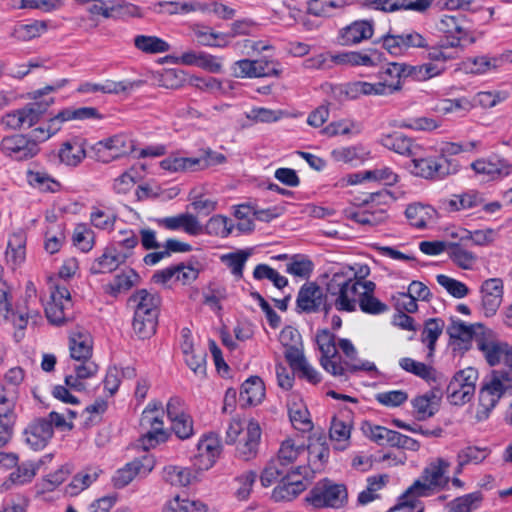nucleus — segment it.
Instances as JSON below:
<instances>
[{
  "label": "nucleus",
  "mask_w": 512,
  "mask_h": 512,
  "mask_svg": "<svg viewBox=\"0 0 512 512\" xmlns=\"http://www.w3.org/2000/svg\"><path fill=\"white\" fill-rule=\"evenodd\" d=\"M66 83V79H61L56 81L53 85H47L42 89L34 91V102L28 103L20 109L7 112L1 117L0 124L5 129L14 131L32 127L41 119L48 107L54 103V99L52 97L43 101H38V99L48 93L61 89L66 85Z\"/></svg>",
  "instance_id": "f257e3e1"
},
{
  "label": "nucleus",
  "mask_w": 512,
  "mask_h": 512,
  "mask_svg": "<svg viewBox=\"0 0 512 512\" xmlns=\"http://www.w3.org/2000/svg\"><path fill=\"white\" fill-rule=\"evenodd\" d=\"M449 462L444 459L432 460L423 468L421 476L416 479L402 495V506H417V499L428 497L444 490L450 480Z\"/></svg>",
  "instance_id": "f03ea898"
},
{
  "label": "nucleus",
  "mask_w": 512,
  "mask_h": 512,
  "mask_svg": "<svg viewBox=\"0 0 512 512\" xmlns=\"http://www.w3.org/2000/svg\"><path fill=\"white\" fill-rule=\"evenodd\" d=\"M129 304L134 309L133 331L140 339H148L156 332L161 297L158 293L139 289L129 298Z\"/></svg>",
  "instance_id": "7ed1b4c3"
},
{
  "label": "nucleus",
  "mask_w": 512,
  "mask_h": 512,
  "mask_svg": "<svg viewBox=\"0 0 512 512\" xmlns=\"http://www.w3.org/2000/svg\"><path fill=\"white\" fill-rule=\"evenodd\" d=\"M362 288L366 291H374L375 283L351 278L345 271L334 273L327 284L329 305H333L336 310L341 312L355 311Z\"/></svg>",
  "instance_id": "20e7f679"
},
{
  "label": "nucleus",
  "mask_w": 512,
  "mask_h": 512,
  "mask_svg": "<svg viewBox=\"0 0 512 512\" xmlns=\"http://www.w3.org/2000/svg\"><path fill=\"white\" fill-rule=\"evenodd\" d=\"M316 344L321 352L320 364L322 368L334 377L347 379L348 373L359 370L373 371L376 369L374 363L369 361H364L360 365L349 361H342L335 343V336L327 329L316 333Z\"/></svg>",
  "instance_id": "39448f33"
},
{
  "label": "nucleus",
  "mask_w": 512,
  "mask_h": 512,
  "mask_svg": "<svg viewBox=\"0 0 512 512\" xmlns=\"http://www.w3.org/2000/svg\"><path fill=\"white\" fill-rule=\"evenodd\" d=\"M347 500V488L328 478L318 481L306 496L307 503L316 509H340L347 503Z\"/></svg>",
  "instance_id": "423d86ee"
},
{
  "label": "nucleus",
  "mask_w": 512,
  "mask_h": 512,
  "mask_svg": "<svg viewBox=\"0 0 512 512\" xmlns=\"http://www.w3.org/2000/svg\"><path fill=\"white\" fill-rule=\"evenodd\" d=\"M135 149L133 139L124 133L103 138L91 146V157L102 164L128 156Z\"/></svg>",
  "instance_id": "0eeeda50"
},
{
  "label": "nucleus",
  "mask_w": 512,
  "mask_h": 512,
  "mask_svg": "<svg viewBox=\"0 0 512 512\" xmlns=\"http://www.w3.org/2000/svg\"><path fill=\"white\" fill-rule=\"evenodd\" d=\"M512 391V372L493 371L489 380L479 393L478 414H487L495 407L499 399Z\"/></svg>",
  "instance_id": "6e6552de"
},
{
  "label": "nucleus",
  "mask_w": 512,
  "mask_h": 512,
  "mask_svg": "<svg viewBox=\"0 0 512 512\" xmlns=\"http://www.w3.org/2000/svg\"><path fill=\"white\" fill-rule=\"evenodd\" d=\"M411 158L413 173L426 179L440 180L458 171V164L445 157L422 158L415 156Z\"/></svg>",
  "instance_id": "1a4fd4ad"
},
{
  "label": "nucleus",
  "mask_w": 512,
  "mask_h": 512,
  "mask_svg": "<svg viewBox=\"0 0 512 512\" xmlns=\"http://www.w3.org/2000/svg\"><path fill=\"white\" fill-rule=\"evenodd\" d=\"M0 151L15 161H26L34 158L40 148L32 140H29L28 135L12 134L1 139Z\"/></svg>",
  "instance_id": "9d476101"
},
{
  "label": "nucleus",
  "mask_w": 512,
  "mask_h": 512,
  "mask_svg": "<svg viewBox=\"0 0 512 512\" xmlns=\"http://www.w3.org/2000/svg\"><path fill=\"white\" fill-rule=\"evenodd\" d=\"M232 71L237 78H258L279 76L281 68L275 61L242 59L233 64Z\"/></svg>",
  "instance_id": "9b49d317"
},
{
  "label": "nucleus",
  "mask_w": 512,
  "mask_h": 512,
  "mask_svg": "<svg viewBox=\"0 0 512 512\" xmlns=\"http://www.w3.org/2000/svg\"><path fill=\"white\" fill-rule=\"evenodd\" d=\"M71 307V296L68 288L56 284L51 287L50 301L45 307L48 321L54 325H61L68 318L67 311Z\"/></svg>",
  "instance_id": "f8f14e48"
},
{
  "label": "nucleus",
  "mask_w": 512,
  "mask_h": 512,
  "mask_svg": "<svg viewBox=\"0 0 512 512\" xmlns=\"http://www.w3.org/2000/svg\"><path fill=\"white\" fill-rule=\"evenodd\" d=\"M226 435L228 445L238 444L247 448H253L260 443L261 429L254 420L249 421L245 430L240 420H233L229 424Z\"/></svg>",
  "instance_id": "ddd939ff"
},
{
  "label": "nucleus",
  "mask_w": 512,
  "mask_h": 512,
  "mask_svg": "<svg viewBox=\"0 0 512 512\" xmlns=\"http://www.w3.org/2000/svg\"><path fill=\"white\" fill-rule=\"evenodd\" d=\"M471 168L486 181L502 179L512 173V163L498 156L477 159Z\"/></svg>",
  "instance_id": "4468645a"
},
{
  "label": "nucleus",
  "mask_w": 512,
  "mask_h": 512,
  "mask_svg": "<svg viewBox=\"0 0 512 512\" xmlns=\"http://www.w3.org/2000/svg\"><path fill=\"white\" fill-rule=\"evenodd\" d=\"M481 310L486 317L494 316L503 301L504 283L500 278H490L480 286Z\"/></svg>",
  "instance_id": "2eb2a0df"
},
{
  "label": "nucleus",
  "mask_w": 512,
  "mask_h": 512,
  "mask_svg": "<svg viewBox=\"0 0 512 512\" xmlns=\"http://www.w3.org/2000/svg\"><path fill=\"white\" fill-rule=\"evenodd\" d=\"M508 56L501 53L498 55L483 54L468 57L462 62L461 67L466 73L476 76L496 73L507 63L506 59H508Z\"/></svg>",
  "instance_id": "dca6fc26"
},
{
  "label": "nucleus",
  "mask_w": 512,
  "mask_h": 512,
  "mask_svg": "<svg viewBox=\"0 0 512 512\" xmlns=\"http://www.w3.org/2000/svg\"><path fill=\"white\" fill-rule=\"evenodd\" d=\"M86 146L87 141L83 137L72 136L66 139L57 152L59 163L69 168L80 166L87 157Z\"/></svg>",
  "instance_id": "f3484780"
},
{
  "label": "nucleus",
  "mask_w": 512,
  "mask_h": 512,
  "mask_svg": "<svg viewBox=\"0 0 512 512\" xmlns=\"http://www.w3.org/2000/svg\"><path fill=\"white\" fill-rule=\"evenodd\" d=\"M363 431L380 446L387 444L390 448H412L416 443L414 439L382 426L367 424L363 427Z\"/></svg>",
  "instance_id": "a211bd4d"
},
{
  "label": "nucleus",
  "mask_w": 512,
  "mask_h": 512,
  "mask_svg": "<svg viewBox=\"0 0 512 512\" xmlns=\"http://www.w3.org/2000/svg\"><path fill=\"white\" fill-rule=\"evenodd\" d=\"M426 48V57L430 61L445 66L448 61L455 60L459 57L464 46L461 43V38L445 37L435 45L428 44Z\"/></svg>",
  "instance_id": "6ab92c4d"
},
{
  "label": "nucleus",
  "mask_w": 512,
  "mask_h": 512,
  "mask_svg": "<svg viewBox=\"0 0 512 512\" xmlns=\"http://www.w3.org/2000/svg\"><path fill=\"white\" fill-rule=\"evenodd\" d=\"M17 400L13 392L9 395L0 393V448L8 445L12 439Z\"/></svg>",
  "instance_id": "aec40b11"
},
{
  "label": "nucleus",
  "mask_w": 512,
  "mask_h": 512,
  "mask_svg": "<svg viewBox=\"0 0 512 512\" xmlns=\"http://www.w3.org/2000/svg\"><path fill=\"white\" fill-rule=\"evenodd\" d=\"M51 459L52 454L49 453L37 461L29 460L23 462L10 474V476H8L7 480L2 484V489L8 490L11 489L13 485H25L30 483L37 475L41 466L46 464L48 461H51Z\"/></svg>",
  "instance_id": "412c9836"
},
{
  "label": "nucleus",
  "mask_w": 512,
  "mask_h": 512,
  "mask_svg": "<svg viewBox=\"0 0 512 512\" xmlns=\"http://www.w3.org/2000/svg\"><path fill=\"white\" fill-rule=\"evenodd\" d=\"M158 226L171 231H183L190 236H198L203 233V226L198 218L190 213H181L175 216L164 217L156 220Z\"/></svg>",
  "instance_id": "4be33fe9"
},
{
  "label": "nucleus",
  "mask_w": 512,
  "mask_h": 512,
  "mask_svg": "<svg viewBox=\"0 0 512 512\" xmlns=\"http://www.w3.org/2000/svg\"><path fill=\"white\" fill-rule=\"evenodd\" d=\"M378 142L383 147L403 156L415 157L421 155V146L401 132L383 134L380 136Z\"/></svg>",
  "instance_id": "5701e85b"
},
{
  "label": "nucleus",
  "mask_w": 512,
  "mask_h": 512,
  "mask_svg": "<svg viewBox=\"0 0 512 512\" xmlns=\"http://www.w3.org/2000/svg\"><path fill=\"white\" fill-rule=\"evenodd\" d=\"M74 374L65 377L66 386L76 390L82 391L85 389L84 380L92 378L97 375L99 366L91 358L75 360Z\"/></svg>",
  "instance_id": "b1692460"
},
{
  "label": "nucleus",
  "mask_w": 512,
  "mask_h": 512,
  "mask_svg": "<svg viewBox=\"0 0 512 512\" xmlns=\"http://www.w3.org/2000/svg\"><path fill=\"white\" fill-rule=\"evenodd\" d=\"M405 73V67L400 63H389L382 67L378 73V85L383 90V95H389L401 89L402 77Z\"/></svg>",
  "instance_id": "393cba45"
},
{
  "label": "nucleus",
  "mask_w": 512,
  "mask_h": 512,
  "mask_svg": "<svg viewBox=\"0 0 512 512\" xmlns=\"http://www.w3.org/2000/svg\"><path fill=\"white\" fill-rule=\"evenodd\" d=\"M373 25L366 20L354 21L339 31L338 40L341 45L350 46L371 38Z\"/></svg>",
  "instance_id": "a878e982"
},
{
  "label": "nucleus",
  "mask_w": 512,
  "mask_h": 512,
  "mask_svg": "<svg viewBox=\"0 0 512 512\" xmlns=\"http://www.w3.org/2000/svg\"><path fill=\"white\" fill-rule=\"evenodd\" d=\"M70 356L73 360L92 357L93 339L91 334L83 328H76L69 336Z\"/></svg>",
  "instance_id": "bb28decb"
},
{
  "label": "nucleus",
  "mask_w": 512,
  "mask_h": 512,
  "mask_svg": "<svg viewBox=\"0 0 512 512\" xmlns=\"http://www.w3.org/2000/svg\"><path fill=\"white\" fill-rule=\"evenodd\" d=\"M265 397V386L258 376H251L241 386L239 402L243 407L256 406Z\"/></svg>",
  "instance_id": "cd10ccee"
},
{
  "label": "nucleus",
  "mask_w": 512,
  "mask_h": 512,
  "mask_svg": "<svg viewBox=\"0 0 512 512\" xmlns=\"http://www.w3.org/2000/svg\"><path fill=\"white\" fill-rule=\"evenodd\" d=\"M322 290L314 282L305 283L297 296V307L302 312H315L322 304Z\"/></svg>",
  "instance_id": "c85d7f7f"
},
{
  "label": "nucleus",
  "mask_w": 512,
  "mask_h": 512,
  "mask_svg": "<svg viewBox=\"0 0 512 512\" xmlns=\"http://www.w3.org/2000/svg\"><path fill=\"white\" fill-rule=\"evenodd\" d=\"M296 478L287 474L285 480L272 491V498L275 501H291L306 489V477Z\"/></svg>",
  "instance_id": "c756f323"
},
{
  "label": "nucleus",
  "mask_w": 512,
  "mask_h": 512,
  "mask_svg": "<svg viewBox=\"0 0 512 512\" xmlns=\"http://www.w3.org/2000/svg\"><path fill=\"white\" fill-rule=\"evenodd\" d=\"M129 253L118 251L114 247H108L104 253L95 260L91 267V271L95 274L110 273L116 270L119 265L123 264Z\"/></svg>",
  "instance_id": "7c9ffc66"
},
{
  "label": "nucleus",
  "mask_w": 512,
  "mask_h": 512,
  "mask_svg": "<svg viewBox=\"0 0 512 512\" xmlns=\"http://www.w3.org/2000/svg\"><path fill=\"white\" fill-rule=\"evenodd\" d=\"M53 435V427L46 420H37L24 431L25 443L32 447H45Z\"/></svg>",
  "instance_id": "2f4dec72"
},
{
  "label": "nucleus",
  "mask_w": 512,
  "mask_h": 512,
  "mask_svg": "<svg viewBox=\"0 0 512 512\" xmlns=\"http://www.w3.org/2000/svg\"><path fill=\"white\" fill-rule=\"evenodd\" d=\"M191 32L194 39L201 46L225 47L229 42L226 34L216 32L206 25L194 24L191 26Z\"/></svg>",
  "instance_id": "473e14b6"
},
{
  "label": "nucleus",
  "mask_w": 512,
  "mask_h": 512,
  "mask_svg": "<svg viewBox=\"0 0 512 512\" xmlns=\"http://www.w3.org/2000/svg\"><path fill=\"white\" fill-rule=\"evenodd\" d=\"M26 233L23 230L13 232L8 239L6 260L13 267L24 262L26 258Z\"/></svg>",
  "instance_id": "72a5a7b5"
},
{
  "label": "nucleus",
  "mask_w": 512,
  "mask_h": 512,
  "mask_svg": "<svg viewBox=\"0 0 512 512\" xmlns=\"http://www.w3.org/2000/svg\"><path fill=\"white\" fill-rule=\"evenodd\" d=\"M304 452L306 450H279L277 458L271 461H277V465L285 471L290 467V472H287V474L307 477V467L302 465L294 466L300 458H304Z\"/></svg>",
  "instance_id": "f704fd0d"
},
{
  "label": "nucleus",
  "mask_w": 512,
  "mask_h": 512,
  "mask_svg": "<svg viewBox=\"0 0 512 512\" xmlns=\"http://www.w3.org/2000/svg\"><path fill=\"white\" fill-rule=\"evenodd\" d=\"M447 254L452 263L463 270H472L478 261V256L473 251L458 243H448Z\"/></svg>",
  "instance_id": "c9c22d12"
},
{
  "label": "nucleus",
  "mask_w": 512,
  "mask_h": 512,
  "mask_svg": "<svg viewBox=\"0 0 512 512\" xmlns=\"http://www.w3.org/2000/svg\"><path fill=\"white\" fill-rule=\"evenodd\" d=\"M252 255L251 250L240 249L235 252H230L220 255V262L225 265L234 276L236 280L243 278V272L246 262Z\"/></svg>",
  "instance_id": "e433bc0d"
},
{
  "label": "nucleus",
  "mask_w": 512,
  "mask_h": 512,
  "mask_svg": "<svg viewBox=\"0 0 512 512\" xmlns=\"http://www.w3.org/2000/svg\"><path fill=\"white\" fill-rule=\"evenodd\" d=\"M26 179L31 187L43 193H57L62 189L61 183L44 171L28 170Z\"/></svg>",
  "instance_id": "4c0bfd02"
},
{
  "label": "nucleus",
  "mask_w": 512,
  "mask_h": 512,
  "mask_svg": "<svg viewBox=\"0 0 512 512\" xmlns=\"http://www.w3.org/2000/svg\"><path fill=\"white\" fill-rule=\"evenodd\" d=\"M100 473L101 470L99 468H90L77 473L72 481L67 484L65 493L72 497L80 494L99 478Z\"/></svg>",
  "instance_id": "58836bf2"
},
{
  "label": "nucleus",
  "mask_w": 512,
  "mask_h": 512,
  "mask_svg": "<svg viewBox=\"0 0 512 512\" xmlns=\"http://www.w3.org/2000/svg\"><path fill=\"white\" fill-rule=\"evenodd\" d=\"M201 162L196 157H184L178 153L171 154L160 162V167L171 173L194 172Z\"/></svg>",
  "instance_id": "ea45409f"
},
{
  "label": "nucleus",
  "mask_w": 512,
  "mask_h": 512,
  "mask_svg": "<svg viewBox=\"0 0 512 512\" xmlns=\"http://www.w3.org/2000/svg\"><path fill=\"white\" fill-rule=\"evenodd\" d=\"M205 503L199 500H190L175 495L170 500L165 501L162 512H207Z\"/></svg>",
  "instance_id": "a19ab883"
},
{
  "label": "nucleus",
  "mask_w": 512,
  "mask_h": 512,
  "mask_svg": "<svg viewBox=\"0 0 512 512\" xmlns=\"http://www.w3.org/2000/svg\"><path fill=\"white\" fill-rule=\"evenodd\" d=\"M437 28L440 32L447 34L446 37L461 38V42L465 40L467 35L460 15H442L437 23Z\"/></svg>",
  "instance_id": "79ce46f5"
},
{
  "label": "nucleus",
  "mask_w": 512,
  "mask_h": 512,
  "mask_svg": "<svg viewBox=\"0 0 512 512\" xmlns=\"http://www.w3.org/2000/svg\"><path fill=\"white\" fill-rule=\"evenodd\" d=\"M255 479L256 474L253 471H246L233 479L231 493L237 501L249 500Z\"/></svg>",
  "instance_id": "37998d69"
},
{
  "label": "nucleus",
  "mask_w": 512,
  "mask_h": 512,
  "mask_svg": "<svg viewBox=\"0 0 512 512\" xmlns=\"http://www.w3.org/2000/svg\"><path fill=\"white\" fill-rule=\"evenodd\" d=\"M330 61L343 66H374L375 62L368 54L358 51H348L330 55Z\"/></svg>",
  "instance_id": "c03bdc74"
},
{
  "label": "nucleus",
  "mask_w": 512,
  "mask_h": 512,
  "mask_svg": "<svg viewBox=\"0 0 512 512\" xmlns=\"http://www.w3.org/2000/svg\"><path fill=\"white\" fill-rule=\"evenodd\" d=\"M163 406L161 402L151 401L141 414L140 425L143 429L164 428Z\"/></svg>",
  "instance_id": "a18cd8bd"
},
{
  "label": "nucleus",
  "mask_w": 512,
  "mask_h": 512,
  "mask_svg": "<svg viewBox=\"0 0 512 512\" xmlns=\"http://www.w3.org/2000/svg\"><path fill=\"white\" fill-rule=\"evenodd\" d=\"M134 46L146 54H160L170 50L168 42L152 35H137L134 38Z\"/></svg>",
  "instance_id": "49530a36"
},
{
  "label": "nucleus",
  "mask_w": 512,
  "mask_h": 512,
  "mask_svg": "<svg viewBox=\"0 0 512 512\" xmlns=\"http://www.w3.org/2000/svg\"><path fill=\"white\" fill-rule=\"evenodd\" d=\"M246 122L242 123V127H249L257 123H272L281 119L282 112L264 107H254L244 113Z\"/></svg>",
  "instance_id": "de8ad7c7"
},
{
  "label": "nucleus",
  "mask_w": 512,
  "mask_h": 512,
  "mask_svg": "<svg viewBox=\"0 0 512 512\" xmlns=\"http://www.w3.org/2000/svg\"><path fill=\"white\" fill-rule=\"evenodd\" d=\"M444 321L440 318H431L425 321L421 334V341L427 345L429 349L428 356H432L435 350V344L443 332Z\"/></svg>",
  "instance_id": "09e8293b"
},
{
  "label": "nucleus",
  "mask_w": 512,
  "mask_h": 512,
  "mask_svg": "<svg viewBox=\"0 0 512 512\" xmlns=\"http://www.w3.org/2000/svg\"><path fill=\"white\" fill-rule=\"evenodd\" d=\"M399 366L406 372L411 373L427 382L436 381V371L429 365L416 361L409 357L399 360Z\"/></svg>",
  "instance_id": "8fccbe9b"
},
{
  "label": "nucleus",
  "mask_w": 512,
  "mask_h": 512,
  "mask_svg": "<svg viewBox=\"0 0 512 512\" xmlns=\"http://www.w3.org/2000/svg\"><path fill=\"white\" fill-rule=\"evenodd\" d=\"M47 31L45 21L35 20L27 24H18L13 28L12 36L19 41H30Z\"/></svg>",
  "instance_id": "3c124183"
},
{
  "label": "nucleus",
  "mask_w": 512,
  "mask_h": 512,
  "mask_svg": "<svg viewBox=\"0 0 512 512\" xmlns=\"http://www.w3.org/2000/svg\"><path fill=\"white\" fill-rule=\"evenodd\" d=\"M473 108V104L466 97H460L455 99H441L439 100L433 110L439 114L447 115L452 113H467Z\"/></svg>",
  "instance_id": "603ef678"
},
{
  "label": "nucleus",
  "mask_w": 512,
  "mask_h": 512,
  "mask_svg": "<svg viewBox=\"0 0 512 512\" xmlns=\"http://www.w3.org/2000/svg\"><path fill=\"white\" fill-rule=\"evenodd\" d=\"M116 219L112 210L101 206L92 207L90 222L95 228L110 232L114 229Z\"/></svg>",
  "instance_id": "864d4df0"
},
{
  "label": "nucleus",
  "mask_w": 512,
  "mask_h": 512,
  "mask_svg": "<svg viewBox=\"0 0 512 512\" xmlns=\"http://www.w3.org/2000/svg\"><path fill=\"white\" fill-rule=\"evenodd\" d=\"M234 228L232 221L224 215H214L205 224L203 231L209 235L226 238L228 237Z\"/></svg>",
  "instance_id": "5fc2aeb1"
},
{
  "label": "nucleus",
  "mask_w": 512,
  "mask_h": 512,
  "mask_svg": "<svg viewBox=\"0 0 512 512\" xmlns=\"http://www.w3.org/2000/svg\"><path fill=\"white\" fill-rule=\"evenodd\" d=\"M348 4V0H311L308 11L315 16L329 17Z\"/></svg>",
  "instance_id": "6e6d98bb"
},
{
  "label": "nucleus",
  "mask_w": 512,
  "mask_h": 512,
  "mask_svg": "<svg viewBox=\"0 0 512 512\" xmlns=\"http://www.w3.org/2000/svg\"><path fill=\"white\" fill-rule=\"evenodd\" d=\"M65 231L62 223H52L45 232L44 248L49 254L57 253L65 242Z\"/></svg>",
  "instance_id": "4d7b16f0"
},
{
  "label": "nucleus",
  "mask_w": 512,
  "mask_h": 512,
  "mask_svg": "<svg viewBox=\"0 0 512 512\" xmlns=\"http://www.w3.org/2000/svg\"><path fill=\"white\" fill-rule=\"evenodd\" d=\"M159 12L174 15V14H188L195 11H204L205 7L202 3L197 1L176 2V1H163L159 2Z\"/></svg>",
  "instance_id": "13d9d810"
},
{
  "label": "nucleus",
  "mask_w": 512,
  "mask_h": 512,
  "mask_svg": "<svg viewBox=\"0 0 512 512\" xmlns=\"http://www.w3.org/2000/svg\"><path fill=\"white\" fill-rule=\"evenodd\" d=\"M439 400V396L434 391H431L416 397L413 400V407L420 417H430L438 410Z\"/></svg>",
  "instance_id": "bf43d9fd"
},
{
  "label": "nucleus",
  "mask_w": 512,
  "mask_h": 512,
  "mask_svg": "<svg viewBox=\"0 0 512 512\" xmlns=\"http://www.w3.org/2000/svg\"><path fill=\"white\" fill-rule=\"evenodd\" d=\"M63 122L58 118V114L51 118L48 122L42 124L41 126L33 129L28 135L29 140H32L36 145L39 146V143L45 142L54 136L61 129V124Z\"/></svg>",
  "instance_id": "052dcab7"
},
{
  "label": "nucleus",
  "mask_w": 512,
  "mask_h": 512,
  "mask_svg": "<svg viewBox=\"0 0 512 512\" xmlns=\"http://www.w3.org/2000/svg\"><path fill=\"white\" fill-rule=\"evenodd\" d=\"M483 497L481 492H471L448 503L449 512H472L479 507Z\"/></svg>",
  "instance_id": "680f3d73"
},
{
  "label": "nucleus",
  "mask_w": 512,
  "mask_h": 512,
  "mask_svg": "<svg viewBox=\"0 0 512 512\" xmlns=\"http://www.w3.org/2000/svg\"><path fill=\"white\" fill-rule=\"evenodd\" d=\"M432 210L428 206L412 204L406 208L405 215L409 223L419 229L425 228L432 217Z\"/></svg>",
  "instance_id": "e2e57ef3"
},
{
  "label": "nucleus",
  "mask_w": 512,
  "mask_h": 512,
  "mask_svg": "<svg viewBox=\"0 0 512 512\" xmlns=\"http://www.w3.org/2000/svg\"><path fill=\"white\" fill-rule=\"evenodd\" d=\"M348 217L362 226H377L385 220L382 210L370 211L367 208H358L351 211Z\"/></svg>",
  "instance_id": "0e129e2a"
},
{
  "label": "nucleus",
  "mask_w": 512,
  "mask_h": 512,
  "mask_svg": "<svg viewBox=\"0 0 512 512\" xmlns=\"http://www.w3.org/2000/svg\"><path fill=\"white\" fill-rule=\"evenodd\" d=\"M436 280L437 283L443 287L449 295L456 299H462L466 297L470 292V289L465 283L450 276L439 274L436 276Z\"/></svg>",
  "instance_id": "69168bd1"
},
{
  "label": "nucleus",
  "mask_w": 512,
  "mask_h": 512,
  "mask_svg": "<svg viewBox=\"0 0 512 512\" xmlns=\"http://www.w3.org/2000/svg\"><path fill=\"white\" fill-rule=\"evenodd\" d=\"M289 417L292 425L297 430L306 432L313 428L310 413L304 405L293 404L289 408Z\"/></svg>",
  "instance_id": "338daca9"
},
{
  "label": "nucleus",
  "mask_w": 512,
  "mask_h": 512,
  "mask_svg": "<svg viewBox=\"0 0 512 512\" xmlns=\"http://www.w3.org/2000/svg\"><path fill=\"white\" fill-rule=\"evenodd\" d=\"M137 171L131 167L112 180L111 189L118 195L129 193L137 182Z\"/></svg>",
  "instance_id": "774afa93"
}]
</instances>
